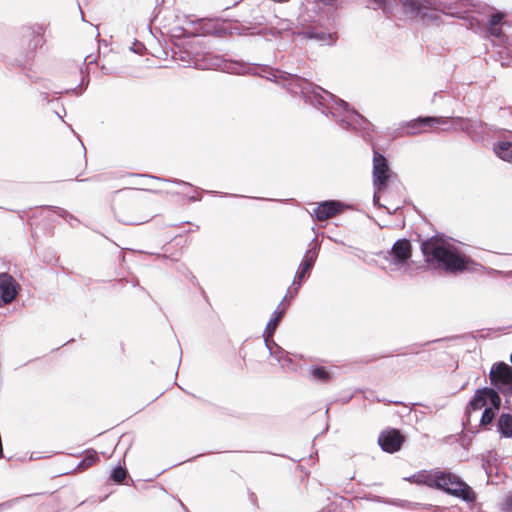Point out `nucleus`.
Listing matches in <instances>:
<instances>
[{
    "mask_svg": "<svg viewBox=\"0 0 512 512\" xmlns=\"http://www.w3.org/2000/svg\"><path fill=\"white\" fill-rule=\"evenodd\" d=\"M490 388L501 392L509 403L512 396V367L505 362H497L492 365L490 373Z\"/></svg>",
    "mask_w": 512,
    "mask_h": 512,
    "instance_id": "nucleus-6",
    "label": "nucleus"
},
{
    "mask_svg": "<svg viewBox=\"0 0 512 512\" xmlns=\"http://www.w3.org/2000/svg\"><path fill=\"white\" fill-rule=\"evenodd\" d=\"M192 281H193V282L197 281V280H196V277H195V276H193V275H192Z\"/></svg>",
    "mask_w": 512,
    "mask_h": 512,
    "instance_id": "nucleus-49",
    "label": "nucleus"
},
{
    "mask_svg": "<svg viewBox=\"0 0 512 512\" xmlns=\"http://www.w3.org/2000/svg\"><path fill=\"white\" fill-rule=\"evenodd\" d=\"M195 65L201 69H220L230 74L251 73L259 75L271 82L280 84L291 94L301 95L306 103L321 111L325 116L330 115L344 130L361 133L364 139L373 130V124L351 107L348 102L314 84L308 77L269 66L254 68L250 64L236 60H226L223 56L212 53L204 54L202 63L196 62Z\"/></svg>",
    "mask_w": 512,
    "mask_h": 512,
    "instance_id": "nucleus-1",
    "label": "nucleus"
},
{
    "mask_svg": "<svg viewBox=\"0 0 512 512\" xmlns=\"http://www.w3.org/2000/svg\"><path fill=\"white\" fill-rule=\"evenodd\" d=\"M287 351H285L281 346L274 347L273 350L269 348V354L278 362H282V358L286 357Z\"/></svg>",
    "mask_w": 512,
    "mask_h": 512,
    "instance_id": "nucleus-29",
    "label": "nucleus"
},
{
    "mask_svg": "<svg viewBox=\"0 0 512 512\" xmlns=\"http://www.w3.org/2000/svg\"><path fill=\"white\" fill-rule=\"evenodd\" d=\"M240 34H244V35H259L257 33V31H254V28L246 27V26L241 29Z\"/></svg>",
    "mask_w": 512,
    "mask_h": 512,
    "instance_id": "nucleus-37",
    "label": "nucleus"
},
{
    "mask_svg": "<svg viewBox=\"0 0 512 512\" xmlns=\"http://www.w3.org/2000/svg\"><path fill=\"white\" fill-rule=\"evenodd\" d=\"M500 393L501 392L497 391L494 388L487 387V398H488V403L490 404L487 407L491 408L493 411H495L497 413L499 412L500 407H501V397L499 395Z\"/></svg>",
    "mask_w": 512,
    "mask_h": 512,
    "instance_id": "nucleus-23",
    "label": "nucleus"
},
{
    "mask_svg": "<svg viewBox=\"0 0 512 512\" xmlns=\"http://www.w3.org/2000/svg\"><path fill=\"white\" fill-rule=\"evenodd\" d=\"M495 154L506 162H512V143L509 141H498L494 144Z\"/></svg>",
    "mask_w": 512,
    "mask_h": 512,
    "instance_id": "nucleus-21",
    "label": "nucleus"
},
{
    "mask_svg": "<svg viewBox=\"0 0 512 512\" xmlns=\"http://www.w3.org/2000/svg\"><path fill=\"white\" fill-rule=\"evenodd\" d=\"M254 199H257V198L255 197ZM259 199H260V200H265L263 197H260Z\"/></svg>",
    "mask_w": 512,
    "mask_h": 512,
    "instance_id": "nucleus-51",
    "label": "nucleus"
},
{
    "mask_svg": "<svg viewBox=\"0 0 512 512\" xmlns=\"http://www.w3.org/2000/svg\"><path fill=\"white\" fill-rule=\"evenodd\" d=\"M144 48H145V47H144V45H143L141 42H137V41H136V42L134 43V46H133V47H131V50H132L133 52H135V53L140 54Z\"/></svg>",
    "mask_w": 512,
    "mask_h": 512,
    "instance_id": "nucleus-38",
    "label": "nucleus"
},
{
    "mask_svg": "<svg viewBox=\"0 0 512 512\" xmlns=\"http://www.w3.org/2000/svg\"><path fill=\"white\" fill-rule=\"evenodd\" d=\"M283 368L288 367L292 370H296V368L293 366V360L289 356V353H286V357L282 358V362L280 363Z\"/></svg>",
    "mask_w": 512,
    "mask_h": 512,
    "instance_id": "nucleus-34",
    "label": "nucleus"
},
{
    "mask_svg": "<svg viewBox=\"0 0 512 512\" xmlns=\"http://www.w3.org/2000/svg\"><path fill=\"white\" fill-rule=\"evenodd\" d=\"M319 249L320 243L317 242L316 238H314L310 243V248L306 250L302 258V261L298 266V270L296 271L293 280L294 292L290 295L291 298H293L298 293V290L301 287L302 283L309 276L310 271L312 270L317 260Z\"/></svg>",
    "mask_w": 512,
    "mask_h": 512,
    "instance_id": "nucleus-7",
    "label": "nucleus"
},
{
    "mask_svg": "<svg viewBox=\"0 0 512 512\" xmlns=\"http://www.w3.org/2000/svg\"><path fill=\"white\" fill-rule=\"evenodd\" d=\"M181 503V506L182 508L186 511V512H189L188 509L185 507L184 503L180 502Z\"/></svg>",
    "mask_w": 512,
    "mask_h": 512,
    "instance_id": "nucleus-47",
    "label": "nucleus"
},
{
    "mask_svg": "<svg viewBox=\"0 0 512 512\" xmlns=\"http://www.w3.org/2000/svg\"><path fill=\"white\" fill-rule=\"evenodd\" d=\"M448 8L451 10L455 9V11L448 12V14L458 19H466L467 13L486 15L494 10V8L488 4L474 0H454L453 3L448 4Z\"/></svg>",
    "mask_w": 512,
    "mask_h": 512,
    "instance_id": "nucleus-9",
    "label": "nucleus"
},
{
    "mask_svg": "<svg viewBox=\"0 0 512 512\" xmlns=\"http://www.w3.org/2000/svg\"><path fill=\"white\" fill-rule=\"evenodd\" d=\"M446 120L443 117L437 116H420L402 124V128L406 129V135H416L421 133L424 127H433L439 124H445Z\"/></svg>",
    "mask_w": 512,
    "mask_h": 512,
    "instance_id": "nucleus-15",
    "label": "nucleus"
},
{
    "mask_svg": "<svg viewBox=\"0 0 512 512\" xmlns=\"http://www.w3.org/2000/svg\"><path fill=\"white\" fill-rule=\"evenodd\" d=\"M299 21H302V16L297 19V22L289 19L277 18L275 23H271L269 26L257 30V33L264 37L270 36L274 39L293 42L296 37H299Z\"/></svg>",
    "mask_w": 512,
    "mask_h": 512,
    "instance_id": "nucleus-5",
    "label": "nucleus"
},
{
    "mask_svg": "<svg viewBox=\"0 0 512 512\" xmlns=\"http://www.w3.org/2000/svg\"><path fill=\"white\" fill-rule=\"evenodd\" d=\"M488 398H487V386L479 388L475 391L473 397L468 402V405L465 410V414L468 419L470 418L472 411L480 410L483 407H487Z\"/></svg>",
    "mask_w": 512,
    "mask_h": 512,
    "instance_id": "nucleus-17",
    "label": "nucleus"
},
{
    "mask_svg": "<svg viewBox=\"0 0 512 512\" xmlns=\"http://www.w3.org/2000/svg\"><path fill=\"white\" fill-rule=\"evenodd\" d=\"M249 499H250V502L255 506V507H258V499H257V496L254 492H250L249 494Z\"/></svg>",
    "mask_w": 512,
    "mask_h": 512,
    "instance_id": "nucleus-39",
    "label": "nucleus"
},
{
    "mask_svg": "<svg viewBox=\"0 0 512 512\" xmlns=\"http://www.w3.org/2000/svg\"><path fill=\"white\" fill-rule=\"evenodd\" d=\"M40 96L44 102H47V103L50 102L49 94L47 92H41Z\"/></svg>",
    "mask_w": 512,
    "mask_h": 512,
    "instance_id": "nucleus-43",
    "label": "nucleus"
},
{
    "mask_svg": "<svg viewBox=\"0 0 512 512\" xmlns=\"http://www.w3.org/2000/svg\"><path fill=\"white\" fill-rule=\"evenodd\" d=\"M128 476V471L121 465L114 467L110 473V480L115 484H121L122 481Z\"/></svg>",
    "mask_w": 512,
    "mask_h": 512,
    "instance_id": "nucleus-25",
    "label": "nucleus"
},
{
    "mask_svg": "<svg viewBox=\"0 0 512 512\" xmlns=\"http://www.w3.org/2000/svg\"><path fill=\"white\" fill-rule=\"evenodd\" d=\"M201 199H202V197H201V196H194V195H193V196H190V197L188 198V200H189L190 202H197V201H201Z\"/></svg>",
    "mask_w": 512,
    "mask_h": 512,
    "instance_id": "nucleus-44",
    "label": "nucleus"
},
{
    "mask_svg": "<svg viewBox=\"0 0 512 512\" xmlns=\"http://www.w3.org/2000/svg\"><path fill=\"white\" fill-rule=\"evenodd\" d=\"M488 32L495 38H501L503 36V31L500 26H488Z\"/></svg>",
    "mask_w": 512,
    "mask_h": 512,
    "instance_id": "nucleus-32",
    "label": "nucleus"
},
{
    "mask_svg": "<svg viewBox=\"0 0 512 512\" xmlns=\"http://www.w3.org/2000/svg\"><path fill=\"white\" fill-rule=\"evenodd\" d=\"M503 512H512V493H509L503 503Z\"/></svg>",
    "mask_w": 512,
    "mask_h": 512,
    "instance_id": "nucleus-33",
    "label": "nucleus"
},
{
    "mask_svg": "<svg viewBox=\"0 0 512 512\" xmlns=\"http://www.w3.org/2000/svg\"><path fill=\"white\" fill-rule=\"evenodd\" d=\"M82 20H84V13L81 11Z\"/></svg>",
    "mask_w": 512,
    "mask_h": 512,
    "instance_id": "nucleus-50",
    "label": "nucleus"
},
{
    "mask_svg": "<svg viewBox=\"0 0 512 512\" xmlns=\"http://www.w3.org/2000/svg\"><path fill=\"white\" fill-rule=\"evenodd\" d=\"M457 125L460 127V129L470 136H472L473 133H476L479 129L482 128V122L478 120H473L469 118H456Z\"/></svg>",
    "mask_w": 512,
    "mask_h": 512,
    "instance_id": "nucleus-22",
    "label": "nucleus"
},
{
    "mask_svg": "<svg viewBox=\"0 0 512 512\" xmlns=\"http://www.w3.org/2000/svg\"><path fill=\"white\" fill-rule=\"evenodd\" d=\"M201 192H206L208 194H211V195H219L221 197H234V198H238V197H243L242 195H238V194H230V193H224V192H217V191H213V190H209V191H204V190H200Z\"/></svg>",
    "mask_w": 512,
    "mask_h": 512,
    "instance_id": "nucleus-35",
    "label": "nucleus"
},
{
    "mask_svg": "<svg viewBox=\"0 0 512 512\" xmlns=\"http://www.w3.org/2000/svg\"><path fill=\"white\" fill-rule=\"evenodd\" d=\"M407 480L412 483L423 484L442 490L467 503H473L476 500V494L473 489L465 481L451 472L420 471L408 477Z\"/></svg>",
    "mask_w": 512,
    "mask_h": 512,
    "instance_id": "nucleus-3",
    "label": "nucleus"
},
{
    "mask_svg": "<svg viewBox=\"0 0 512 512\" xmlns=\"http://www.w3.org/2000/svg\"><path fill=\"white\" fill-rule=\"evenodd\" d=\"M99 460V457L97 455V452L93 449H89L85 452V456L83 459L78 463V468L80 469H87L91 467L96 461Z\"/></svg>",
    "mask_w": 512,
    "mask_h": 512,
    "instance_id": "nucleus-24",
    "label": "nucleus"
},
{
    "mask_svg": "<svg viewBox=\"0 0 512 512\" xmlns=\"http://www.w3.org/2000/svg\"><path fill=\"white\" fill-rule=\"evenodd\" d=\"M373 188L376 191H383L388 186L391 170L386 157L373 148Z\"/></svg>",
    "mask_w": 512,
    "mask_h": 512,
    "instance_id": "nucleus-8",
    "label": "nucleus"
},
{
    "mask_svg": "<svg viewBox=\"0 0 512 512\" xmlns=\"http://www.w3.org/2000/svg\"><path fill=\"white\" fill-rule=\"evenodd\" d=\"M405 441L404 435L400 430L390 428L380 433L378 444L381 449L387 453H395L399 451Z\"/></svg>",
    "mask_w": 512,
    "mask_h": 512,
    "instance_id": "nucleus-13",
    "label": "nucleus"
},
{
    "mask_svg": "<svg viewBox=\"0 0 512 512\" xmlns=\"http://www.w3.org/2000/svg\"><path fill=\"white\" fill-rule=\"evenodd\" d=\"M497 431L503 438H512V414L502 413L497 421Z\"/></svg>",
    "mask_w": 512,
    "mask_h": 512,
    "instance_id": "nucleus-20",
    "label": "nucleus"
},
{
    "mask_svg": "<svg viewBox=\"0 0 512 512\" xmlns=\"http://www.w3.org/2000/svg\"><path fill=\"white\" fill-rule=\"evenodd\" d=\"M20 290V284L10 274L0 273V307L10 304Z\"/></svg>",
    "mask_w": 512,
    "mask_h": 512,
    "instance_id": "nucleus-12",
    "label": "nucleus"
},
{
    "mask_svg": "<svg viewBox=\"0 0 512 512\" xmlns=\"http://www.w3.org/2000/svg\"><path fill=\"white\" fill-rule=\"evenodd\" d=\"M42 45V39L39 37V33L34 37V47Z\"/></svg>",
    "mask_w": 512,
    "mask_h": 512,
    "instance_id": "nucleus-42",
    "label": "nucleus"
},
{
    "mask_svg": "<svg viewBox=\"0 0 512 512\" xmlns=\"http://www.w3.org/2000/svg\"><path fill=\"white\" fill-rule=\"evenodd\" d=\"M373 9H382L385 13H391L394 6L401 5L405 15L415 18L423 23L436 22L440 14L436 9L428 5L424 0H372Z\"/></svg>",
    "mask_w": 512,
    "mask_h": 512,
    "instance_id": "nucleus-4",
    "label": "nucleus"
},
{
    "mask_svg": "<svg viewBox=\"0 0 512 512\" xmlns=\"http://www.w3.org/2000/svg\"><path fill=\"white\" fill-rule=\"evenodd\" d=\"M82 145V149H83V153H84V156L86 155V148L84 147L83 143H81Z\"/></svg>",
    "mask_w": 512,
    "mask_h": 512,
    "instance_id": "nucleus-48",
    "label": "nucleus"
},
{
    "mask_svg": "<svg viewBox=\"0 0 512 512\" xmlns=\"http://www.w3.org/2000/svg\"><path fill=\"white\" fill-rule=\"evenodd\" d=\"M140 206L137 203H127L114 208V214L120 223L125 225H141L148 222L152 215H140L138 211Z\"/></svg>",
    "mask_w": 512,
    "mask_h": 512,
    "instance_id": "nucleus-11",
    "label": "nucleus"
},
{
    "mask_svg": "<svg viewBox=\"0 0 512 512\" xmlns=\"http://www.w3.org/2000/svg\"><path fill=\"white\" fill-rule=\"evenodd\" d=\"M344 205L338 200H324L320 202L311 214L317 221H324L339 214Z\"/></svg>",
    "mask_w": 512,
    "mask_h": 512,
    "instance_id": "nucleus-16",
    "label": "nucleus"
},
{
    "mask_svg": "<svg viewBox=\"0 0 512 512\" xmlns=\"http://www.w3.org/2000/svg\"><path fill=\"white\" fill-rule=\"evenodd\" d=\"M151 177L154 178V179H157V180H162V181H165V182H170V183H174V184H177V185H183V186H187V187L193 188V185L191 183L183 181V180H180V179H176V178L165 179V178H159V177H154V176H151ZM194 189L199 190V188H197V187H194Z\"/></svg>",
    "mask_w": 512,
    "mask_h": 512,
    "instance_id": "nucleus-30",
    "label": "nucleus"
},
{
    "mask_svg": "<svg viewBox=\"0 0 512 512\" xmlns=\"http://www.w3.org/2000/svg\"><path fill=\"white\" fill-rule=\"evenodd\" d=\"M379 192H380V191H376V190L374 189V194H373V204H374L375 206L379 207V208H385V209L390 213L389 209H388L385 205H383V204H381V203H380V195H379Z\"/></svg>",
    "mask_w": 512,
    "mask_h": 512,
    "instance_id": "nucleus-36",
    "label": "nucleus"
},
{
    "mask_svg": "<svg viewBox=\"0 0 512 512\" xmlns=\"http://www.w3.org/2000/svg\"><path fill=\"white\" fill-rule=\"evenodd\" d=\"M319 2L323 3L324 5H333L336 0H318Z\"/></svg>",
    "mask_w": 512,
    "mask_h": 512,
    "instance_id": "nucleus-45",
    "label": "nucleus"
},
{
    "mask_svg": "<svg viewBox=\"0 0 512 512\" xmlns=\"http://www.w3.org/2000/svg\"><path fill=\"white\" fill-rule=\"evenodd\" d=\"M505 18V13L501 11H496L489 17L488 26H500L502 20Z\"/></svg>",
    "mask_w": 512,
    "mask_h": 512,
    "instance_id": "nucleus-28",
    "label": "nucleus"
},
{
    "mask_svg": "<svg viewBox=\"0 0 512 512\" xmlns=\"http://www.w3.org/2000/svg\"><path fill=\"white\" fill-rule=\"evenodd\" d=\"M64 92L65 93L75 92V93L80 95V94H82L83 89L80 86H77V87H74V88H71V89H66Z\"/></svg>",
    "mask_w": 512,
    "mask_h": 512,
    "instance_id": "nucleus-40",
    "label": "nucleus"
},
{
    "mask_svg": "<svg viewBox=\"0 0 512 512\" xmlns=\"http://www.w3.org/2000/svg\"><path fill=\"white\" fill-rule=\"evenodd\" d=\"M308 377L312 381L327 383L331 379V373L324 366L311 365L308 368Z\"/></svg>",
    "mask_w": 512,
    "mask_h": 512,
    "instance_id": "nucleus-19",
    "label": "nucleus"
},
{
    "mask_svg": "<svg viewBox=\"0 0 512 512\" xmlns=\"http://www.w3.org/2000/svg\"><path fill=\"white\" fill-rule=\"evenodd\" d=\"M103 179V175H96L92 178L82 179L81 181H101Z\"/></svg>",
    "mask_w": 512,
    "mask_h": 512,
    "instance_id": "nucleus-41",
    "label": "nucleus"
},
{
    "mask_svg": "<svg viewBox=\"0 0 512 512\" xmlns=\"http://www.w3.org/2000/svg\"><path fill=\"white\" fill-rule=\"evenodd\" d=\"M47 208L51 211H53L55 214H57L59 217L61 218H64L65 220L69 221V220H74V221H77L78 222V219L72 215L71 213H69L67 210L61 208V207H57V206H47Z\"/></svg>",
    "mask_w": 512,
    "mask_h": 512,
    "instance_id": "nucleus-27",
    "label": "nucleus"
},
{
    "mask_svg": "<svg viewBox=\"0 0 512 512\" xmlns=\"http://www.w3.org/2000/svg\"><path fill=\"white\" fill-rule=\"evenodd\" d=\"M299 24V38L301 40H312L321 45H334L337 41L338 37L336 33H330L318 26L307 24L306 20L303 18L302 21H299Z\"/></svg>",
    "mask_w": 512,
    "mask_h": 512,
    "instance_id": "nucleus-10",
    "label": "nucleus"
},
{
    "mask_svg": "<svg viewBox=\"0 0 512 512\" xmlns=\"http://www.w3.org/2000/svg\"><path fill=\"white\" fill-rule=\"evenodd\" d=\"M496 414L497 412L493 411L491 408L485 407L480 418V425L485 427L486 425L491 424Z\"/></svg>",
    "mask_w": 512,
    "mask_h": 512,
    "instance_id": "nucleus-26",
    "label": "nucleus"
},
{
    "mask_svg": "<svg viewBox=\"0 0 512 512\" xmlns=\"http://www.w3.org/2000/svg\"><path fill=\"white\" fill-rule=\"evenodd\" d=\"M10 507V502H4L0 504V510Z\"/></svg>",
    "mask_w": 512,
    "mask_h": 512,
    "instance_id": "nucleus-46",
    "label": "nucleus"
},
{
    "mask_svg": "<svg viewBox=\"0 0 512 512\" xmlns=\"http://www.w3.org/2000/svg\"><path fill=\"white\" fill-rule=\"evenodd\" d=\"M391 263L395 266H403L408 263L412 256L411 242L406 239H398L389 251Z\"/></svg>",
    "mask_w": 512,
    "mask_h": 512,
    "instance_id": "nucleus-14",
    "label": "nucleus"
},
{
    "mask_svg": "<svg viewBox=\"0 0 512 512\" xmlns=\"http://www.w3.org/2000/svg\"><path fill=\"white\" fill-rule=\"evenodd\" d=\"M263 337H264L265 346L268 350H269V348H271L273 350L274 347L276 348L278 346V344L273 340V336L268 337V334L266 331H264Z\"/></svg>",
    "mask_w": 512,
    "mask_h": 512,
    "instance_id": "nucleus-31",
    "label": "nucleus"
},
{
    "mask_svg": "<svg viewBox=\"0 0 512 512\" xmlns=\"http://www.w3.org/2000/svg\"><path fill=\"white\" fill-rule=\"evenodd\" d=\"M419 241L424 260L430 267L441 269L449 274H459L466 271L469 264L473 262L450 243L444 234L436 233Z\"/></svg>",
    "mask_w": 512,
    "mask_h": 512,
    "instance_id": "nucleus-2",
    "label": "nucleus"
},
{
    "mask_svg": "<svg viewBox=\"0 0 512 512\" xmlns=\"http://www.w3.org/2000/svg\"><path fill=\"white\" fill-rule=\"evenodd\" d=\"M287 295L282 299V301L278 304L277 308L273 311L264 331L267 332L268 337L274 336L279 323L282 318L286 314V307L284 306V301L286 300Z\"/></svg>",
    "mask_w": 512,
    "mask_h": 512,
    "instance_id": "nucleus-18",
    "label": "nucleus"
}]
</instances>
